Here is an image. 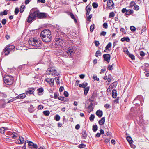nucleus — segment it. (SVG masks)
Returning <instances> with one entry per match:
<instances>
[{
	"mask_svg": "<svg viewBox=\"0 0 149 149\" xmlns=\"http://www.w3.org/2000/svg\"><path fill=\"white\" fill-rule=\"evenodd\" d=\"M105 121V117H102L101 119L99 121V123L100 125H102L104 124Z\"/></svg>",
	"mask_w": 149,
	"mask_h": 149,
	"instance_id": "nucleus-16",
	"label": "nucleus"
},
{
	"mask_svg": "<svg viewBox=\"0 0 149 149\" xmlns=\"http://www.w3.org/2000/svg\"><path fill=\"white\" fill-rule=\"evenodd\" d=\"M6 19H4L2 20L1 21V22L3 25H4L6 24Z\"/></svg>",
	"mask_w": 149,
	"mask_h": 149,
	"instance_id": "nucleus-54",
	"label": "nucleus"
},
{
	"mask_svg": "<svg viewBox=\"0 0 149 149\" xmlns=\"http://www.w3.org/2000/svg\"><path fill=\"white\" fill-rule=\"evenodd\" d=\"M114 65V63H113L111 65H109L108 68V69L109 70H111L113 69L112 67Z\"/></svg>",
	"mask_w": 149,
	"mask_h": 149,
	"instance_id": "nucleus-39",
	"label": "nucleus"
},
{
	"mask_svg": "<svg viewBox=\"0 0 149 149\" xmlns=\"http://www.w3.org/2000/svg\"><path fill=\"white\" fill-rule=\"evenodd\" d=\"M96 114L99 117H101L103 115V112L102 111L99 110L96 112Z\"/></svg>",
	"mask_w": 149,
	"mask_h": 149,
	"instance_id": "nucleus-15",
	"label": "nucleus"
},
{
	"mask_svg": "<svg viewBox=\"0 0 149 149\" xmlns=\"http://www.w3.org/2000/svg\"><path fill=\"white\" fill-rule=\"evenodd\" d=\"M19 140L20 141V142L19 143L22 144L24 143V139L22 137L19 136Z\"/></svg>",
	"mask_w": 149,
	"mask_h": 149,
	"instance_id": "nucleus-29",
	"label": "nucleus"
},
{
	"mask_svg": "<svg viewBox=\"0 0 149 149\" xmlns=\"http://www.w3.org/2000/svg\"><path fill=\"white\" fill-rule=\"evenodd\" d=\"M133 10H127L126 13H125V14L126 15H129L130 14H132L133 13Z\"/></svg>",
	"mask_w": 149,
	"mask_h": 149,
	"instance_id": "nucleus-21",
	"label": "nucleus"
},
{
	"mask_svg": "<svg viewBox=\"0 0 149 149\" xmlns=\"http://www.w3.org/2000/svg\"><path fill=\"white\" fill-rule=\"evenodd\" d=\"M46 16L45 13H40L38 11L33 13L30 12L27 19V22L29 23H30L37 17L39 18H45Z\"/></svg>",
	"mask_w": 149,
	"mask_h": 149,
	"instance_id": "nucleus-1",
	"label": "nucleus"
},
{
	"mask_svg": "<svg viewBox=\"0 0 149 149\" xmlns=\"http://www.w3.org/2000/svg\"><path fill=\"white\" fill-rule=\"evenodd\" d=\"M11 138H15L17 137V134L15 132L13 133V134H12Z\"/></svg>",
	"mask_w": 149,
	"mask_h": 149,
	"instance_id": "nucleus-41",
	"label": "nucleus"
},
{
	"mask_svg": "<svg viewBox=\"0 0 149 149\" xmlns=\"http://www.w3.org/2000/svg\"><path fill=\"white\" fill-rule=\"evenodd\" d=\"M27 141L29 148L31 149H37L38 147L37 144L30 141Z\"/></svg>",
	"mask_w": 149,
	"mask_h": 149,
	"instance_id": "nucleus-8",
	"label": "nucleus"
},
{
	"mask_svg": "<svg viewBox=\"0 0 149 149\" xmlns=\"http://www.w3.org/2000/svg\"><path fill=\"white\" fill-rule=\"evenodd\" d=\"M130 29L132 31L134 32L136 30V28L134 26H132L130 27Z\"/></svg>",
	"mask_w": 149,
	"mask_h": 149,
	"instance_id": "nucleus-47",
	"label": "nucleus"
},
{
	"mask_svg": "<svg viewBox=\"0 0 149 149\" xmlns=\"http://www.w3.org/2000/svg\"><path fill=\"white\" fill-rule=\"evenodd\" d=\"M93 7L94 8H96L98 7V4L95 3L93 2L92 4Z\"/></svg>",
	"mask_w": 149,
	"mask_h": 149,
	"instance_id": "nucleus-44",
	"label": "nucleus"
},
{
	"mask_svg": "<svg viewBox=\"0 0 149 149\" xmlns=\"http://www.w3.org/2000/svg\"><path fill=\"white\" fill-rule=\"evenodd\" d=\"M55 80L56 81L57 84L60 83L59 78V77H56L54 78Z\"/></svg>",
	"mask_w": 149,
	"mask_h": 149,
	"instance_id": "nucleus-33",
	"label": "nucleus"
},
{
	"mask_svg": "<svg viewBox=\"0 0 149 149\" xmlns=\"http://www.w3.org/2000/svg\"><path fill=\"white\" fill-rule=\"evenodd\" d=\"M139 8V6L137 5H135L134 6V9L136 10H138Z\"/></svg>",
	"mask_w": 149,
	"mask_h": 149,
	"instance_id": "nucleus-46",
	"label": "nucleus"
},
{
	"mask_svg": "<svg viewBox=\"0 0 149 149\" xmlns=\"http://www.w3.org/2000/svg\"><path fill=\"white\" fill-rule=\"evenodd\" d=\"M47 74L54 77L57 76L59 74V73L57 72L54 67L48 68L47 71Z\"/></svg>",
	"mask_w": 149,
	"mask_h": 149,
	"instance_id": "nucleus-5",
	"label": "nucleus"
},
{
	"mask_svg": "<svg viewBox=\"0 0 149 149\" xmlns=\"http://www.w3.org/2000/svg\"><path fill=\"white\" fill-rule=\"evenodd\" d=\"M103 57L106 61L107 62L109 63L111 57V56L109 54H104L103 55Z\"/></svg>",
	"mask_w": 149,
	"mask_h": 149,
	"instance_id": "nucleus-11",
	"label": "nucleus"
},
{
	"mask_svg": "<svg viewBox=\"0 0 149 149\" xmlns=\"http://www.w3.org/2000/svg\"><path fill=\"white\" fill-rule=\"evenodd\" d=\"M111 42L109 43L105 47L106 49H108L109 48H111Z\"/></svg>",
	"mask_w": 149,
	"mask_h": 149,
	"instance_id": "nucleus-32",
	"label": "nucleus"
},
{
	"mask_svg": "<svg viewBox=\"0 0 149 149\" xmlns=\"http://www.w3.org/2000/svg\"><path fill=\"white\" fill-rule=\"evenodd\" d=\"M92 130L94 132H95L97 130L98 127L96 125H93V126Z\"/></svg>",
	"mask_w": 149,
	"mask_h": 149,
	"instance_id": "nucleus-27",
	"label": "nucleus"
},
{
	"mask_svg": "<svg viewBox=\"0 0 149 149\" xmlns=\"http://www.w3.org/2000/svg\"><path fill=\"white\" fill-rule=\"evenodd\" d=\"M63 39L60 36H56L55 38V42L56 45L61 46L63 43Z\"/></svg>",
	"mask_w": 149,
	"mask_h": 149,
	"instance_id": "nucleus-7",
	"label": "nucleus"
},
{
	"mask_svg": "<svg viewBox=\"0 0 149 149\" xmlns=\"http://www.w3.org/2000/svg\"><path fill=\"white\" fill-rule=\"evenodd\" d=\"M19 11V9L18 8H16L15 10V15L18 14Z\"/></svg>",
	"mask_w": 149,
	"mask_h": 149,
	"instance_id": "nucleus-50",
	"label": "nucleus"
},
{
	"mask_svg": "<svg viewBox=\"0 0 149 149\" xmlns=\"http://www.w3.org/2000/svg\"><path fill=\"white\" fill-rule=\"evenodd\" d=\"M60 118V116L58 115H56L54 118V119L56 121H58L59 120Z\"/></svg>",
	"mask_w": 149,
	"mask_h": 149,
	"instance_id": "nucleus-28",
	"label": "nucleus"
},
{
	"mask_svg": "<svg viewBox=\"0 0 149 149\" xmlns=\"http://www.w3.org/2000/svg\"><path fill=\"white\" fill-rule=\"evenodd\" d=\"M4 52L6 55H8L10 53L8 49H6V47L4 49Z\"/></svg>",
	"mask_w": 149,
	"mask_h": 149,
	"instance_id": "nucleus-43",
	"label": "nucleus"
},
{
	"mask_svg": "<svg viewBox=\"0 0 149 149\" xmlns=\"http://www.w3.org/2000/svg\"><path fill=\"white\" fill-rule=\"evenodd\" d=\"M45 81L46 82L50 84V79L48 78H46L45 79Z\"/></svg>",
	"mask_w": 149,
	"mask_h": 149,
	"instance_id": "nucleus-60",
	"label": "nucleus"
},
{
	"mask_svg": "<svg viewBox=\"0 0 149 149\" xmlns=\"http://www.w3.org/2000/svg\"><path fill=\"white\" fill-rule=\"evenodd\" d=\"M130 144L131 148H135L136 147V146H135V145L132 144V143H130Z\"/></svg>",
	"mask_w": 149,
	"mask_h": 149,
	"instance_id": "nucleus-58",
	"label": "nucleus"
},
{
	"mask_svg": "<svg viewBox=\"0 0 149 149\" xmlns=\"http://www.w3.org/2000/svg\"><path fill=\"white\" fill-rule=\"evenodd\" d=\"M8 130V128L6 127H1L0 129V132L2 134H4L5 131Z\"/></svg>",
	"mask_w": 149,
	"mask_h": 149,
	"instance_id": "nucleus-22",
	"label": "nucleus"
},
{
	"mask_svg": "<svg viewBox=\"0 0 149 149\" xmlns=\"http://www.w3.org/2000/svg\"><path fill=\"white\" fill-rule=\"evenodd\" d=\"M93 78L95 80H96L97 81H99V79L98 78H97L96 76H93Z\"/></svg>",
	"mask_w": 149,
	"mask_h": 149,
	"instance_id": "nucleus-59",
	"label": "nucleus"
},
{
	"mask_svg": "<svg viewBox=\"0 0 149 149\" xmlns=\"http://www.w3.org/2000/svg\"><path fill=\"white\" fill-rule=\"evenodd\" d=\"M110 107V105L108 104H106L104 105V107L106 109H108Z\"/></svg>",
	"mask_w": 149,
	"mask_h": 149,
	"instance_id": "nucleus-64",
	"label": "nucleus"
},
{
	"mask_svg": "<svg viewBox=\"0 0 149 149\" xmlns=\"http://www.w3.org/2000/svg\"><path fill=\"white\" fill-rule=\"evenodd\" d=\"M93 104L92 103H91L89 105L88 107V112H90L92 111V106Z\"/></svg>",
	"mask_w": 149,
	"mask_h": 149,
	"instance_id": "nucleus-26",
	"label": "nucleus"
},
{
	"mask_svg": "<svg viewBox=\"0 0 149 149\" xmlns=\"http://www.w3.org/2000/svg\"><path fill=\"white\" fill-rule=\"evenodd\" d=\"M117 95V91L116 90L113 89L112 91V96L113 98H116Z\"/></svg>",
	"mask_w": 149,
	"mask_h": 149,
	"instance_id": "nucleus-20",
	"label": "nucleus"
},
{
	"mask_svg": "<svg viewBox=\"0 0 149 149\" xmlns=\"http://www.w3.org/2000/svg\"><path fill=\"white\" fill-rule=\"evenodd\" d=\"M43 108V107L41 105H39L38 106V109L39 110L42 109Z\"/></svg>",
	"mask_w": 149,
	"mask_h": 149,
	"instance_id": "nucleus-62",
	"label": "nucleus"
},
{
	"mask_svg": "<svg viewBox=\"0 0 149 149\" xmlns=\"http://www.w3.org/2000/svg\"><path fill=\"white\" fill-rule=\"evenodd\" d=\"M129 56L132 60L134 59V56L132 54H130L129 55Z\"/></svg>",
	"mask_w": 149,
	"mask_h": 149,
	"instance_id": "nucleus-49",
	"label": "nucleus"
},
{
	"mask_svg": "<svg viewBox=\"0 0 149 149\" xmlns=\"http://www.w3.org/2000/svg\"><path fill=\"white\" fill-rule=\"evenodd\" d=\"M40 36L42 40L45 42H50L52 38L50 31L48 29H45L41 32Z\"/></svg>",
	"mask_w": 149,
	"mask_h": 149,
	"instance_id": "nucleus-2",
	"label": "nucleus"
},
{
	"mask_svg": "<svg viewBox=\"0 0 149 149\" xmlns=\"http://www.w3.org/2000/svg\"><path fill=\"white\" fill-rule=\"evenodd\" d=\"M34 91L35 89L33 88H29L26 91L25 93L27 95L33 94Z\"/></svg>",
	"mask_w": 149,
	"mask_h": 149,
	"instance_id": "nucleus-10",
	"label": "nucleus"
},
{
	"mask_svg": "<svg viewBox=\"0 0 149 149\" xmlns=\"http://www.w3.org/2000/svg\"><path fill=\"white\" fill-rule=\"evenodd\" d=\"M28 43L33 47V48L41 49L42 47L41 42L37 40L34 38H30L28 40Z\"/></svg>",
	"mask_w": 149,
	"mask_h": 149,
	"instance_id": "nucleus-3",
	"label": "nucleus"
},
{
	"mask_svg": "<svg viewBox=\"0 0 149 149\" xmlns=\"http://www.w3.org/2000/svg\"><path fill=\"white\" fill-rule=\"evenodd\" d=\"M94 43L96 47H97L100 44L99 42L98 41H95L94 42Z\"/></svg>",
	"mask_w": 149,
	"mask_h": 149,
	"instance_id": "nucleus-57",
	"label": "nucleus"
},
{
	"mask_svg": "<svg viewBox=\"0 0 149 149\" xmlns=\"http://www.w3.org/2000/svg\"><path fill=\"white\" fill-rule=\"evenodd\" d=\"M64 95L66 97H68V93L65 91L64 93Z\"/></svg>",
	"mask_w": 149,
	"mask_h": 149,
	"instance_id": "nucleus-56",
	"label": "nucleus"
},
{
	"mask_svg": "<svg viewBox=\"0 0 149 149\" xmlns=\"http://www.w3.org/2000/svg\"><path fill=\"white\" fill-rule=\"evenodd\" d=\"M94 25H91L90 26V30L91 32H92L93 31L94 29Z\"/></svg>",
	"mask_w": 149,
	"mask_h": 149,
	"instance_id": "nucleus-42",
	"label": "nucleus"
},
{
	"mask_svg": "<svg viewBox=\"0 0 149 149\" xmlns=\"http://www.w3.org/2000/svg\"><path fill=\"white\" fill-rule=\"evenodd\" d=\"M89 87H87L86 88H84V94L85 95H86L87 94L89 91Z\"/></svg>",
	"mask_w": 149,
	"mask_h": 149,
	"instance_id": "nucleus-25",
	"label": "nucleus"
},
{
	"mask_svg": "<svg viewBox=\"0 0 149 149\" xmlns=\"http://www.w3.org/2000/svg\"><path fill=\"white\" fill-rule=\"evenodd\" d=\"M83 138L84 139H86L87 137V134L86 131H84L82 132V134Z\"/></svg>",
	"mask_w": 149,
	"mask_h": 149,
	"instance_id": "nucleus-35",
	"label": "nucleus"
},
{
	"mask_svg": "<svg viewBox=\"0 0 149 149\" xmlns=\"http://www.w3.org/2000/svg\"><path fill=\"white\" fill-rule=\"evenodd\" d=\"M136 3L134 1H131L130 3V5L131 7L134 6L136 5Z\"/></svg>",
	"mask_w": 149,
	"mask_h": 149,
	"instance_id": "nucleus-51",
	"label": "nucleus"
},
{
	"mask_svg": "<svg viewBox=\"0 0 149 149\" xmlns=\"http://www.w3.org/2000/svg\"><path fill=\"white\" fill-rule=\"evenodd\" d=\"M88 85V83L86 82H84L83 83L81 84H80L79 85V86L80 87H82L83 88H85Z\"/></svg>",
	"mask_w": 149,
	"mask_h": 149,
	"instance_id": "nucleus-23",
	"label": "nucleus"
},
{
	"mask_svg": "<svg viewBox=\"0 0 149 149\" xmlns=\"http://www.w3.org/2000/svg\"><path fill=\"white\" fill-rule=\"evenodd\" d=\"M101 52L100 51H97L95 53V56L96 57H98L99 56V55H101Z\"/></svg>",
	"mask_w": 149,
	"mask_h": 149,
	"instance_id": "nucleus-45",
	"label": "nucleus"
},
{
	"mask_svg": "<svg viewBox=\"0 0 149 149\" xmlns=\"http://www.w3.org/2000/svg\"><path fill=\"white\" fill-rule=\"evenodd\" d=\"M92 17V15H90L87 18V20L88 21H90V19Z\"/></svg>",
	"mask_w": 149,
	"mask_h": 149,
	"instance_id": "nucleus-61",
	"label": "nucleus"
},
{
	"mask_svg": "<svg viewBox=\"0 0 149 149\" xmlns=\"http://www.w3.org/2000/svg\"><path fill=\"white\" fill-rule=\"evenodd\" d=\"M139 103L141 105L143 104V98L142 96L141 95H139L134 99L133 103L136 104H139Z\"/></svg>",
	"mask_w": 149,
	"mask_h": 149,
	"instance_id": "nucleus-6",
	"label": "nucleus"
},
{
	"mask_svg": "<svg viewBox=\"0 0 149 149\" xmlns=\"http://www.w3.org/2000/svg\"><path fill=\"white\" fill-rule=\"evenodd\" d=\"M26 97V95L25 93H23L18 95L16 97V99H23Z\"/></svg>",
	"mask_w": 149,
	"mask_h": 149,
	"instance_id": "nucleus-14",
	"label": "nucleus"
},
{
	"mask_svg": "<svg viewBox=\"0 0 149 149\" xmlns=\"http://www.w3.org/2000/svg\"><path fill=\"white\" fill-rule=\"evenodd\" d=\"M14 80L13 77L11 75H6L3 78V80L6 84L8 85H11Z\"/></svg>",
	"mask_w": 149,
	"mask_h": 149,
	"instance_id": "nucleus-4",
	"label": "nucleus"
},
{
	"mask_svg": "<svg viewBox=\"0 0 149 149\" xmlns=\"http://www.w3.org/2000/svg\"><path fill=\"white\" fill-rule=\"evenodd\" d=\"M126 139L130 143H132V138L130 137L127 136L126 138Z\"/></svg>",
	"mask_w": 149,
	"mask_h": 149,
	"instance_id": "nucleus-36",
	"label": "nucleus"
},
{
	"mask_svg": "<svg viewBox=\"0 0 149 149\" xmlns=\"http://www.w3.org/2000/svg\"><path fill=\"white\" fill-rule=\"evenodd\" d=\"M38 92V93L39 95H41V94L40 93H42L43 92L44 90L42 88H40L37 90Z\"/></svg>",
	"mask_w": 149,
	"mask_h": 149,
	"instance_id": "nucleus-30",
	"label": "nucleus"
},
{
	"mask_svg": "<svg viewBox=\"0 0 149 149\" xmlns=\"http://www.w3.org/2000/svg\"><path fill=\"white\" fill-rule=\"evenodd\" d=\"M0 96H1L3 97H6V95L3 93H0Z\"/></svg>",
	"mask_w": 149,
	"mask_h": 149,
	"instance_id": "nucleus-53",
	"label": "nucleus"
},
{
	"mask_svg": "<svg viewBox=\"0 0 149 149\" xmlns=\"http://www.w3.org/2000/svg\"><path fill=\"white\" fill-rule=\"evenodd\" d=\"M121 40L122 42H124L125 41L127 42H128L130 41V39L128 37H125L122 38L121 39Z\"/></svg>",
	"mask_w": 149,
	"mask_h": 149,
	"instance_id": "nucleus-24",
	"label": "nucleus"
},
{
	"mask_svg": "<svg viewBox=\"0 0 149 149\" xmlns=\"http://www.w3.org/2000/svg\"><path fill=\"white\" fill-rule=\"evenodd\" d=\"M25 8V6L24 5H22L21 6V8L20 10V13H22L23 12L24 10V8Z\"/></svg>",
	"mask_w": 149,
	"mask_h": 149,
	"instance_id": "nucleus-38",
	"label": "nucleus"
},
{
	"mask_svg": "<svg viewBox=\"0 0 149 149\" xmlns=\"http://www.w3.org/2000/svg\"><path fill=\"white\" fill-rule=\"evenodd\" d=\"M107 6L109 9H112L111 7L113 8L114 7V4L112 0H108L107 3Z\"/></svg>",
	"mask_w": 149,
	"mask_h": 149,
	"instance_id": "nucleus-9",
	"label": "nucleus"
},
{
	"mask_svg": "<svg viewBox=\"0 0 149 149\" xmlns=\"http://www.w3.org/2000/svg\"><path fill=\"white\" fill-rule=\"evenodd\" d=\"M89 5H87L86 7V15H89L90 12L91 10V8Z\"/></svg>",
	"mask_w": 149,
	"mask_h": 149,
	"instance_id": "nucleus-17",
	"label": "nucleus"
},
{
	"mask_svg": "<svg viewBox=\"0 0 149 149\" xmlns=\"http://www.w3.org/2000/svg\"><path fill=\"white\" fill-rule=\"evenodd\" d=\"M6 49H8L10 52L11 51L15 49V47L13 45L8 46L6 47Z\"/></svg>",
	"mask_w": 149,
	"mask_h": 149,
	"instance_id": "nucleus-13",
	"label": "nucleus"
},
{
	"mask_svg": "<svg viewBox=\"0 0 149 149\" xmlns=\"http://www.w3.org/2000/svg\"><path fill=\"white\" fill-rule=\"evenodd\" d=\"M103 26L104 28L107 29L108 27L107 24V23H104L103 24Z\"/></svg>",
	"mask_w": 149,
	"mask_h": 149,
	"instance_id": "nucleus-52",
	"label": "nucleus"
},
{
	"mask_svg": "<svg viewBox=\"0 0 149 149\" xmlns=\"http://www.w3.org/2000/svg\"><path fill=\"white\" fill-rule=\"evenodd\" d=\"M95 118V116L93 114H91L89 117V119L91 121H92L94 120Z\"/></svg>",
	"mask_w": 149,
	"mask_h": 149,
	"instance_id": "nucleus-34",
	"label": "nucleus"
},
{
	"mask_svg": "<svg viewBox=\"0 0 149 149\" xmlns=\"http://www.w3.org/2000/svg\"><path fill=\"white\" fill-rule=\"evenodd\" d=\"M106 32L105 31H102L100 33V35L104 36L106 35Z\"/></svg>",
	"mask_w": 149,
	"mask_h": 149,
	"instance_id": "nucleus-63",
	"label": "nucleus"
},
{
	"mask_svg": "<svg viewBox=\"0 0 149 149\" xmlns=\"http://www.w3.org/2000/svg\"><path fill=\"white\" fill-rule=\"evenodd\" d=\"M79 147L80 148H82L85 147L86 145L84 144H80L79 145Z\"/></svg>",
	"mask_w": 149,
	"mask_h": 149,
	"instance_id": "nucleus-48",
	"label": "nucleus"
},
{
	"mask_svg": "<svg viewBox=\"0 0 149 149\" xmlns=\"http://www.w3.org/2000/svg\"><path fill=\"white\" fill-rule=\"evenodd\" d=\"M117 85V82H114L112 83L109 86V87L111 88H113L116 87Z\"/></svg>",
	"mask_w": 149,
	"mask_h": 149,
	"instance_id": "nucleus-19",
	"label": "nucleus"
},
{
	"mask_svg": "<svg viewBox=\"0 0 149 149\" xmlns=\"http://www.w3.org/2000/svg\"><path fill=\"white\" fill-rule=\"evenodd\" d=\"M7 14V10H5L3 12H1L0 13L1 15H6Z\"/></svg>",
	"mask_w": 149,
	"mask_h": 149,
	"instance_id": "nucleus-37",
	"label": "nucleus"
},
{
	"mask_svg": "<svg viewBox=\"0 0 149 149\" xmlns=\"http://www.w3.org/2000/svg\"><path fill=\"white\" fill-rule=\"evenodd\" d=\"M68 15L70 16L71 18L72 19H73L74 20V21L75 22V23H76L77 22V19H76V18H75L74 15L72 13H71V12H69V13Z\"/></svg>",
	"mask_w": 149,
	"mask_h": 149,
	"instance_id": "nucleus-18",
	"label": "nucleus"
},
{
	"mask_svg": "<svg viewBox=\"0 0 149 149\" xmlns=\"http://www.w3.org/2000/svg\"><path fill=\"white\" fill-rule=\"evenodd\" d=\"M74 53V50L72 47H70L68 49L67 51V53L68 54L72 55Z\"/></svg>",
	"mask_w": 149,
	"mask_h": 149,
	"instance_id": "nucleus-12",
	"label": "nucleus"
},
{
	"mask_svg": "<svg viewBox=\"0 0 149 149\" xmlns=\"http://www.w3.org/2000/svg\"><path fill=\"white\" fill-rule=\"evenodd\" d=\"M43 113L46 116H49V115L50 114V112L49 111H43Z\"/></svg>",
	"mask_w": 149,
	"mask_h": 149,
	"instance_id": "nucleus-31",
	"label": "nucleus"
},
{
	"mask_svg": "<svg viewBox=\"0 0 149 149\" xmlns=\"http://www.w3.org/2000/svg\"><path fill=\"white\" fill-rule=\"evenodd\" d=\"M115 15L114 13L113 12H111L110 13L109 15V17L112 18L114 17Z\"/></svg>",
	"mask_w": 149,
	"mask_h": 149,
	"instance_id": "nucleus-40",
	"label": "nucleus"
},
{
	"mask_svg": "<svg viewBox=\"0 0 149 149\" xmlns=\"http://www.w3.org/2000/svg\"><path fill=\"white\" fill-rule=\"evenodd\" d=\"M140 55L141 56L143 57L145 56V53L143 51H141L140 52Z\"/></svg>",
	"mask_w": 149,
	"mask_h": 149,
	"instance_id": "nucleus-55",
	"label": "nucleus"
}]
</instances>
